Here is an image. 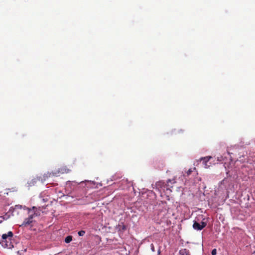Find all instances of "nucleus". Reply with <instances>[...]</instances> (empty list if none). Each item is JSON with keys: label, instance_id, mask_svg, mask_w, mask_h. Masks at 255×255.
<instances>
[{"label": "nucleus", "instance_id": "f257e3e1", "mask_svg": "<svg viewBox=\"0 0 255 255\" xmlns=\"http://www.w3.org/2000/svg\"><path fill=\"white\" fill-rule=\"evenodd\" d=\"M34 215V214H31L29 216V217L26 219H25L24 221H23V223L20 225V226H24L26 227L29 225H30L31 223L33 222V216Z\"/></svg>", "mask_w": 255, "mask_h": 255}, {"label": "nucleus", "instance_id": "f03ea898", "mask_svg": "<svg viewBox=\"0 0 255 255\" xmlns=\"http://www.w3.org/2000/svg\"><path fill=\"white\" fill-rule=\"evenodd\" d=\"M87 197L86 196L83 197L81 199H78V204L85 205L92 203V201L87 200Z\"/></svg>", "mask_w": 255, "mask_h": 255}, {"label": "nucleus", "instance_id": "7ed1b4c3", "mask_svg": "<svg viewBox=\"0 0 255 255\" xmlns=\"http://www.w3.org/2000/svg\"><path fill=\"white\" fill-rule=\"evenodd\" d=\"M13 210H14L13 208L12 207H10L8 212L7 213H6L4 216H1L0 217L2 218V219L3 220H6L10 218L11 214H12Z\"/></svg>", "mask_w": 255, "mask_h": 255}, {"label": "nucleus", "instance_id": "20e7f679", "mask_svg": "<svg viewBox=\"0 0 255 255\" xmlns=\"http://www.w3.org/2000/svg\"><path fill=\"white\" fill-rule=\"evenodd\" d=\"M51 175H54V174L53 173H49V172H47L46 173H45L42 177H39V178H38L37 179L40 181V179L41 180V181H42L43 180H46L47 179H48L49 177H51Z\"/></svg>", "mask_w": 255, "mask_h": 255}, {"label": "nucleus", "instance_id": "39448f33", "mask_svg": "<svg viewBox=\"0 0 255 255\" xmlns=\"http://www.w3.org/2000/svg\"><path fill=\"white\" fill-rule=\"evenodd\" d=\"M212 158L211 156H206L204 157H202L200 158V161H202V163L205 166H207V162L209 161V160Z\"/></svg>", "mask_w": 255, "mask_h": 255}, {"label": "nucleus", "instance_id": "423d86ee", "mask_svg": "<svg viewBox=\"0 0 255 255\" xmlns=\"http://www.w3.org/2000/svg\"><path fill=\"white\" fill-rule=\"evenodd\" d=\"M193 228L195 230H201L203 229V227H201V224L197 223V222H195L193 225Z\"/></svg>", "mask_w": 255, "mask_h": 255}, {"label": "nucleus", "instance_id": "0eeeda50", "mask_svg": "<svg viewBox=\"0 0 255 255\" xmlns=\"http://www.w3.org/2000/svg\"><path fill=\"white\" fill-rule=\"evenodd\" d=\"M13 233L11 231H9L7 234H4L2 235L3 240H6L8 237L12 238L13 237Z\"/></svg>", "mask_w": 255, "mask_h": 255}, {"label": "nucleus", "instance_id": "6e6552de", "mask_svg": "<svg viewBox=\"0 0 255 255\" xmlns=\"http://www.w3.org/2000/svg\"><path fill=\"white\" fill-rule=\"evenodd\" d=\"M179 255H190L189 251L186 249H182L179 251Z\"/></svg>", "mask_w": 255, "mask_h": 255}, {"label": "nucleus", "instance_id": "1a4fd4ad", "mask_svg": "<svg viewBox=\"0 0 255 255\" xmlns=\"http://www.w3.org/2000/svg\"><path fill=\"white\" fill-rule=\"evenodd\" d=\"M72 236H68L65 239V242L66 243H70L72 241Z\"/></svg>", "mask_w": 255, "mask_h": 255}, {"label": "nucleus", "instance_id": "9d476101", "mask_svg": "<svg viewBox=\"0 0 255 255\" xmlns=\"http://www.w3.org/2000/svg\"><path fill=\"white\" fill-rule=\"evenodd\" d=\"M86 197H87V200H89V201H92V203L95 201V200L93 198V194H91V195H89V196H86Z\"/></svg>", "mask_w": 255, "mask_h": 255}, {"label": "nucleus", "instance_id": "9b49d317", "mask_svg": "<svg viewBox=\"0 0 255 255\" xmlns=\"http://www.w3.org/2000/svg\"><path fill=\"white\" fill-rule=\"evenodd\" d=\"M247 152H246V151H244L243 153H242V152H239V154H239V157L240 158H241V157H244L245 155H246V154H247Z\"/></svg>", "mask_w": 255, "mask_h": 255}, {"label": "nucleus", "instance_id": "f8f14e48", "mask_svg": "<svg viewBox=\"0 0 255 255\" xmlns=\"http://www.w3.org/2000/svg\"><path fill=\"white\" fill-rule=\"evenodd\" d=\"M85 234V231L81 230L78 232V234L79 236H83Z\"/></svg>", "mask_w": 255, "mask_h": 255}, {"label": "nucleus", "instance_id": "ddd939ff", "mask_svg": "<svg viewBox=\"0 0 255 255\" xmlns=\"http://www.w3.org/2000/svg\"><path fill=\"white\" fill-rule=\"evenodd\" d=\"M150 249H151V250L152 251V252H155V249H154V245L153 244H151L150 245Z\"/></svg>", "mask_w": 255, "mask_h": 255}, {"label": "nucleus", "instance_id": "4468645a", "mask_svg": "<svg viewBox=\"0 0 255 255\" xmlns=\"http://www.w3.org/2000/svg\"><path fill=\"white\" fill-rule=\"evenodd\" d=\"M212 255H216L217 254V250L216 249H214L212 251Z\"/></svg>", "mask_w": 255, "mask_h": 255}, {"label": "nucleus", "instance_id": "2eb2a0df", "mask_svg": "<svg viewBox=\"0 0 255 255\" xmlns=\"http://www.w3.org/2000/svg\"><path fill=\"white\" fill-rule=\"evenodd\" d=\"M192 169H189L186 172L187 173V176H189L192 172Z\"/></svg>", "mask_w": 255, "mask_h": 255}, {"label": "nucleus", "instance_id": "dca6fc26", "mask_svg": "<svg viewBox=\"0 0 255 255\" xmlns=\"http://www.w3.org/2000/svg\"><path fill=\"white\" fill-rule=\"evenodd\" d=\"M207 225V224L206 223L204 222H201V227H203V229Z\"/></svg>", "mask_w": 255, "mask_h": 255}, {"label": "nucleus", "instance_id": "f3484780", "mask_svg": "<svg viewBox=\"0 0 255 255\" xmlns=\"http://www.w3.org/2000/svg\"><path fill=\"white\" fill-rule=\"evenodd\" d=\"M15 207L16 208H20L21 207V205H16V206H15Z\"/></svg>", "mask_w": 255, "mask_h": 255}, {"label": "nucleus", "instance_id": "a211bd4d", "mask_svg": "<svg viewBox=\"0 0 255 255\" xmlns=\"http://www.w3.org/2000/svg\"><path fill=\"white\" fill-rule=\"evenodd\" d=\"M43 200L46 202L48 200V199L47 198H46L45 199H43Z\"/></svg>", "mask_w": 255, "mask_h": 255}, {"label": "nucleus", "instance_id": "6ab92c4d", "mask_svg": "<svg viewBox=\"0 0 255 255\" xmlns=\"http://www.w3.org/2000/svg\"><path fill=\"white\" fill-rule=\"evenodd\" d=\"M237 148L236 147L235 149V152L236 153L238 151H237Z\"/></svg>", "mask_w": 255, "mask_h": 255}, {"label": "nucleus", "instance_id": "aec40b11", "mask_svg": "<svg viewBox=\"0 0 255 255\" xmlns=\"http://www.w3.org/2000/svg\"><path fill=\"white\" fill-rule=\"evenodd\" d=\"M227 151H228L229 154H230L231 153L228 150H227Z\"/></svg>", "mask_w": 255, "mask_h": 255}]
</instances>
